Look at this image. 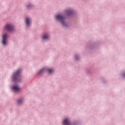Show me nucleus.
I'll list each match as a JSON object with an SVG mask.
<instances>
[{"instance_id": "f257e3e1", "label": "nucleus", "mask_w": 125, "mask_h": 125, "mask_svg": "<svg viewBox=\"0 0 125 125\" xmlns=\"http://www.w3.org/2000/svg\"><path fill=\"white\" fill-rule=\"evenodd\" d=\"M21 72V70L19 69L14 74V75L13 77V82H19L18 80H19V78H20V76H19V75L20 74Z\"/></svg>"}, {"instance_id": "f03ea898", "label": "nucleus", "mask_w": 125, "mask_h": 125, "mask_svg": "<svg viewBox=\"0 0 125 125\" xmlns=\"http://www.w3.org/2000/svg\"><path fill=\"white\" fill-rule=\"evenodd\" d=\"M56 19L59 20L63 26H66L65 22H64V17H62L61 15H57L56 16Z\"/></svg>"}, {"instance_id": "7ed1b4c3", "label": "nucleus", "mask_w": 125, "mask_h": 125, "mask_svg": "<svg viewBox=\"0 0 125 125\" xmlns=\"http://www.w3.org/2000/svg\"><path fill=\"white\" fill-rule=\"evenodd\" d=\"M44 71H47V72H48V73H49V74H51V73H53V69H52L43 68L39 71V74L41 75V74H42L43 72H44Z\"/></svg>"}, {"instance_id": "20e7f679", "label": "nucleus", "mask_w": 125, "mask_h": 125, "mask_svg": "<svg viewBox=\"0 0 125 125\" xmlns=\"http://www.w3.org/2000/svg\"><path fill=\"white\" fill-rule=\"evenodd\" d=\"M5 29H6L8 32H12L14 28H13V26H12V25L7 24L5 25Z\"/></svg>"}, {"instance_id": "39448f33", "label": "nucleus", "mask_w": 125, "mask_h": 125, "mask_svg": "<svg viewBox=\"0 0 125 125\" xmlns=\"http://www.w3.org/2000/svg\"><path fill=\"white\" fill-rule=\"evenodd\" d=\"M7 39V35L6 34H3L2 36V43L4 45H5L6 44V40Z\"/></svg>"}, {"instance_id": "423d86ee", "label": "nucleus", "mask_w": 125, "mask_h": 125, "mask_svg": "<svg viewBox=\"0 0 125 125\" xmlns=\"http://www.w3.org/2000/svg\"><path fill=\"white\" fill-rule=\"evenodd\" d=\"M12 89L14 91L18 92V91H20V87L19 85H14L12 87Z\"/></svg>"}, {"instance_id": "0eeeda50", "label": "nucleus", "mask_w": 125, "mask_h": 125, "mask_svg": "<svg viewBox=\"0 0 125 125\" xmlns=\"http://www.w3.org/2000/svg\"><path fill=\"white\" fill-rule=\"evenodd\" d=\"M64 125H71L70 122L68 119H65L63 121Z\"/></svg>"}, {"instance_id": "6e6552de", "label": "nucleus", "mask_w": 125, "mask_h": 125, "mask_svg": "<svg viewBox=\"0 0 125 125\" xmlns=\"http://www.w3.org/2000/svg\"><path fill=\"white\" fill-rule=\"evenodd\" d=\"M30 22H31V20H30V19L28 18H26L25 19V22L27 26H29V25H30Z\"/></svg>"}, {"instance_id": "1a4fd4ad", "label": "nucleus", "mask_w": 125, "mask_h": 125, "mask_svg": "<svg viewBox=\"0 0 125 125\" xmlns=\"http://www.w3.org/2000/svg\"><path fill=\"white\" fill-rule=\"evenodd\" d=\"M49 36L47 35H44L42 36V38L43 39V40H47L48 39Z\"/></svg>"}, {"instance_id": "9d476101", "label": "nucleus", "mask_w": 125, "mask_h": 125, "mask_svg": "<svg viewBox=\"0 0 125 125\" xmlns=\"http://www.w3.org/2000/svg\"><path fill=\"white\" fill-rule=\"evenodd\" d=\"M22 102H23V99H20L18 101V104H21V103H22Z\"/></svg>"}, {"instance_id": "9b49d317", "label": "nucleus", "mask_w": 125, "mask_h": 125, "mask_svg": "<svg viewBox=\"0 0 125 125\" xmlns=\"http://www.w3.org/2000/svg\"><path fill=\"white\" fill-rule=\"evenodd\" d=\"M75 59L76 60H78V56H75Z\"/></svg>"}, {"instance_id": "f8f14e48", "label": "nucleus", "mask_w": 125, "mask_h": 125, "mask_svg": "<svg viewBox=\"0 0 125 125\" xmlns=\"http://www.w3.org/2000/svg\"><path fill=\"white\" fill-rule=\"evenodd\" d=\"M69 12L71 13V12H72V11H69L68 12V13H69Z\"/></svg>"}, {"instance_id": "ddd939ff", "label": "nucleus", "mask_w": 125, "mask_h": 125, "mask_svg": "<svg viewBox=\"0 0 125 125\" xmlns=\"http://www.w3.org/2000/svg\"><path fill=\"white\" fill-rule=\"evenodd\" d=\"M123 77H125V73L123 74Z\"/></svg>"}]
</instances>
